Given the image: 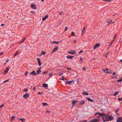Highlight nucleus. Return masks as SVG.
Instances as JSON below:
<instances>
[{
	"label": "nucleus",
	"instance_id": "nucleus-1",
	"mask_svg": "<svg viewBox=\"0 0 122 122\" xmlns=\"http://www.w3.org/2000/svg\"><path fill=\"white\" fill-rule=\"evenodd\" d=\"M106 119H105L104 117H102L103 121V122H106L107 121H109L112 120L113 118V117L111 116H106L105 117Z\"/></svg>",
	"mask_w": 122,
	"mask_h": 122
},
{
	"label": "nucleus",
	"instance_id": "nucleus-2",
	"mask_svg": "<svg viewBox=\"0 0 122 122\" xmlns=\"http://www.w3.org/2000/svg\"><path fill=\"white\" fill-rule=\"evenodd\" d=\"M104 72L105 73L110 74L111 73V70H108L107 68L106 69L104 70H103Z\"/></svg>",
	"mask_w": 122,
	"mask_h": 122
},
{
	"label": "nucleus",
	"instance_id": "nucleus-3",
	"mask_svg": "<svg viewBox=\"0 0 122 122\" xmlns=\"http://www.w3.org/2000/svg\"><path fill=\"white\" fill-rule=\"evenodd\" d=\"M65 81L66 82V84H68L69 85L73 84L74 83V81L73 80L72 81Z\"/></svg>",
	"mask_w": 122,
	"mask_h": 122
},
{
	"label": "nucleus",
	"instance_id": "nucleus-4",
	"mask_svg": "<svg viewBox=\"0 0 122 122\" xmlns=\"http://www.w3.org/2000/svg\"><path fill=\"white\" fill-rule=\"evenodd\" d=\"M30 6L31 8L33 9H37L36 7L37 5L35 4H32L30 5Z\"/></svg>",
	"mask_w": 122,
	"mask_h": 122
},
{
	"label": "nucleus",
	"instance_id": "nucleus-5",
	"mask_svg": "<svg viewBox=\"0 0 122 122\" xmlns=\"http://www.w3.org/2000/svg\"><path fill=\"white\" fill-rule=\"evenodd\" d=\"M10 69V67H8L6 68L5 70L4 71L3 74L4 75H5L7 73V72Z\"/></svg>",
	"mask_w": 122,
	"mask_h": 122
},
{
	"label": "nucleus",
	"instance_id": "nucleus-6",
	"mask_svg": "<svg viewBox=\"0 0 122 122\" xmlns=\"http://www.w3.org/2000/svg\"><path fill=\"white\" fill-rule=\"evenodd\" d=\"M68 52L69 53L72 55H74L76 53V52L74 50H71V51H68Z\"/></svg>",
	"mask_w": 122,
	"mask_h": 122
},
{
	"label": "nucleus",
	"instance_id": "nucleus-7",
	"mask_svg": "<svg viewBox=\"0 0 122 122\" xmlns=\"http://www.w3.org/2000/svg\"><path fill=\"white\" fill-rule=\"evenodd\" d=\"M99 121V120L97 119H94L92 120L91 121L88 122H97Z\"/></svg>",
	"mask_w": 122,
	"mask_h": 122
},
{
	"label": "nucleus",
	"instance_id": "nucleus-8",
	"mask_svg": "<svg viewBox=\"0 0 122 122\" xmlns=\"http://www.w3.org/2000/svg\"><path fill=\"white\" fill-rule=\"evenodd\" d=\"M29 96V94L28 93H27L24 94L23 96V97L25 99L27 98Z\"/></svg>",
	"mask_w": 122,
	"mask_h": 122
},
{
	"label": "nucleus",
	"instance_id": "nucleus-9",
	"mask_svg": "<svg viewBox=\"0 0 122 122\" xmlns=\"http://www.w3.org/2000/svg\"><path fill=\"white\" fill-rule=\"evenodd\" d=\"M117 122H122V117H120L117 120Z\"/></svg>",
	"mask_w": 122,
	"mask_h": 122
},
{
	"label": "nucleus",
	"instance_id": "nucleus-10",
	"mask_svg": "<svg viewBox=\"0 0 122 122\" xmlns=\"http://www.w3.org/2000/svg\"><path fill=\"white\" fill-rule=\"evenodd\" d=\"M100 46L99 44L98 43H97L94 46L93 48L94 49H95L97 47H98Z\"/></svg>",
	"mask_w": 122,
	"mask_h": 122
},
{
	"label": "nucleus",
	"instance_id": "nucleus-11",
	"mask_svg": "<svg viewBox=\"0 0 122 122\" xmlns=\"http://www.w3.org/2000/svg\"><path fill=\"white\" fill-rule=\"evenodd\" d=\"M41 67H40L39 69L37 70V74H40L41 72Z\"/></svg>",
	"mask_w": 122,
	"mask_h": 122
},
{
	"label": "nucleus",
	"instance_id": "nucleus-12",
	"mask_svg": "<svg viewBox=\"0 0 122 122\" xmlns=\"http://www.w3.org/2000/svg\"><path fill=\"white\" fill-rule=\"evenodd\" d=\"M85 28H86V27L85 26H84L83 27L82 30L81 31V34L82 35L83 32H84L85 31Z\"/></svg>",
	"mask_w": 122,
	"mask_h": 122
},
{
	"label": "nucleus",
	"instance_id": "nucleus-13",
	"mask_svg": "<svg viewBox=\"0 0 122 122\" xmlns=\"http://www.w3.org/2000/svg\"><path fill=\"white\" fill-rule=\"evenodd\" d=\"M48 16H44L42 18V20L43 21H45L46 18H48Z\"/></svg>",
	"mask_w": 122,
	"mask_h": 122
},
{
	"label": "nucleus",
	"instance_id": "nucleus-14",
	"mask_svg": "<svg viewBox=\"0 0 122 122\" xmlns=\"http://www.w3.org/2000/svg\"><path fill=\"white\" fill-rule=\"evenodd\" d=\"M59 48V47L57 46L56 47H54L53 50L52 52H53L54 51H56Z\"/></svg>",
	"mask_w": 122,
	"mask_h": 122
},
{
	"label": "nucleus",
	"instance_id": "nucleus-15",
	"mask_svg": "<svg viewBox=\"0 0 122 122\" xmlns=\"http://www.w3.org/2000/svg\"><path fill=\"white\" fill-rule=\"evenodd\" d=\"M73 57V56H66V57L67 58L70 59H72Z\"/></svg>",
	"mask_w": 122,
	"mask_h": 122
},
{
	"label": "nucleus",
	"instance_id": "nucleus-16",
	"mask_svg": "<svg viewBox=\"0 0 122 122\" xmlns=\"http://www.w3.org/2000/svg\"><path fill=\"white\" fill-rule=\"evenodd\" d=\"M85 101L84 100H82L79 103V105H82L85 103Z\"/></svg>",
	"mask_w": 122,
	"mask_h": 122
},
{
	"label": "nucleus",
	"instance_id": "nucleus-17",
	"mask_svg": "<svg viewBox=\"0 0 122 122\" xmlns=\"http://www.w3.org/2000/svg\"><path fill=\"white\" fill-rule=\"evenodd\" d=\"M37 59L38 60V65L39 66H40L41 65V63L40 59L39 58H37Z\"/></svg>",
	"mask_w": 122,
	"mask_h": 122
},
{
	"label": "nucleus",
	"instance_id": "nucleus-18",
	"mask_svg": "<svg viewBox=\"0 0 122 122\" xmlns=\"http://www.w3.org/2000/svg\"><path fill=\"white\" fill-rule=\"evenodd\" d=\"M43 87H47L48 86V85L46 84H42Z\"/></svg>",
	"mask_w": 122,
	"mask_h": 122
},
{
	"label": "nucleus",
	"instance_id": "nucleus-19",
	"mask_svg": "<svg viewBox=\"0 0 122 122\" xmlns=\"http://www.w3.org/2000/svg\"><path fill=\"white\" fill-rule=\"evenodd\" d=\"M83 95H88V93L85 91L83 92Z\"/></svg>",
	"mask_w": 122,
	"mask_h": 122
},
{
	"label": "nucleus",
	"instance_id": "nucleus-20",
	"mask_svg": "<svg viewBox=\"0 0 122 122\" xmlns=\"http://www.w3.org/2000/svg\"><path fill=\"white\" fill-rule=\"evenodd\" d=\"M86 99L89 101H90L91 102H92L93 101V100L92 99H91L90 98H87Z\"/></svg>",
	"mask_w": 122,
	"mask_h": 122
},
{
	"label": "nucleus",
	"instance_id": "nucleus-21",
	"mask_svg": "<svg viewBox=\"0 0 122 122\" xmlns=\"http://www.w3.org/2000/svg\"><path fill=\"white\" fill-rule=\"evenodd\" d=\"M116 35H117V34H116L115 35L114 37V38L113 39V40L112 41L111 44L115 40V38L116 37Z\"/></svg>",
	"mask_w": 122,
	"mask_h": 122
},
{
	"label": "nucleus",
	"instance_id": "nucleus-22",
	"mask_svg": "<svg viewBox=\"0 0 122 122\" xmlns=\"http://www.w3.org/2000/svg\"><path fill=\"white\" fill-rule=\"evenodd\" d=\"M77 102V101H75V100H74L73 101L72 103L73 104V105L74 106V105L75 104V103H76Z\"/></svg>",
	"mask_w": 122,
	"mask_h": 122
},
{
	"label": "nucleus",
	"instance_id": "nucleus-23",
	"mask_svg": "<svg viewBox=\"0 0 122 122\" xmlns=\"http://www.w3.org/2000/svg\"><path fill=\"white\" fill-rule=\"evenodd\" d=\"M119 92V91H117V92H116L114 94V96H116L118 94Z\"/></svg>",
	"mask_w": 122,
	"mask_h": 122
},
{
	"label": "nucleus",
	"instance_id": "nucleus-24",
	"mask_svg": "<svg viewBox=\"0 0 122 122\" xmlns=\"http://www.w3.org/2000/svg\"><path fill=\"white\" fill-rule=\"evenodd\" d=\"M15 118V117L14 116H12L11 117V121H13L14 119Z\"/></svg>",
	"mask_w": 122,
	"mask_h": 122
},
{
	"label": "nucleus",
	"instance_id": "nucleus-25",
	"mask_svg": "<svg viewBox=\"0 0 122 122\" xmlns=\"http://www.w3.org/2000/svg\"><path fill=\"white\" fill-rule=\"evenodd\" d=\"M112 21V20H110V21L108 20L107 21H106V22L108 23V24L107 25H108L110 24L111 23Z\"/></svg>",
	"mask_w": 122,
	"mask_h": 122
},
{
	"label": "nucleus",
	"instance_id": "nucleus-26",
	"mask_svg": "<svg viewBox=\"0 0 122 122\" xmlns=\"http://www.w3.org/2000/svg\"><path fill=\"white\" fill-rule=\"evenodd\" d=\"M99 115L100 116V115H101V113L99 112H96L95 114V115Z\"/></svg>",
	"mask_w": 122,
	"mask_h": 122
},
{
	"label": "nucleus",
	"instance_id": "nucleus-27",
	"mask_svg": "<svg viewBox=\"0 0 122 122\" xmlns=\"http://www.w3.org/2000/svg\"><path fill=\"white\" fill-rule=\"evenodd\" d=\"M25 38H24L22 39V40L20 41V43H21L23 42L25 40Z\"/></svg>",
	"mask_w": 122,
	"mask_h": 122
},
{
	"label": "nucleus",
	"instance_id": "nucleus-28",
	"mask_svg": "<svg viewBox=\"0 0 122 122\" xmlns=\"http://www.w3.org/2000/svg\"><path fill=\"white\" fill-rule=\"evenodd\" d=\"M47 73V71H44L42 73V74H46Z\"/></svg>",
	"mask_w": 122,
	"mask_h": 122
},
{
	"label": "nucleus",
	"instance_id": "nucleus-29",
	"mask_svg": "<svg viewBox=\"0 0 122 122\" xmlns=\"http://www.w3.org/2000/svg\"><path fill=\"white\" fill-rule=\"evenodd\" d=\"M42 105L43 106H45L46 105H47V104L46 103H42Z\"/></svg>",
	"mask_w": 122,
	"mask_h": 122
},
{
	"label": "nucleus",
	"instance_id": "nucleus-30",
	"mask_svg": "<svg viewBox=\"0 0 122 122\" xmlns=\"http://www.w3.org/2000/svg\"><path fill=\"white\" fill-rule=\"evenodd\" d=\"M105 115V114L103 113H101V115H100V116H102V117H103V116H104Z\"/></svg>",
	"mask_w": 122,
	"mask_h": 122
},
{
	"label": "nucleus",
	"instance_id": "nucleus-31",
	"mask_svg": "<svg viewBox=\"0 0 122 122\" xmlns=\"http://www.w3.org/2000/svg\"><path fill=\"white\" fill-rule=\"evenodd\" d=\"M23 90L25 92H27L28 91V90L27 89H25Z\"/></svg>",
	"mask_w": 122,
	"mask_h": 122
},
{
	"label": "nucleus",
	"instance_id": "nucleus-32",
	"mask_svg": "<svg viewBox=\"0 0 122 122\" xmlns=\"http://www.w3.org/2000/svg\"><path fill=\"white\" fill-rule=\"evenodd\" d=\"M60 41H53V43H56L57 44Z\"/></svg>",
	"mask_w": 122,
	"mask_h": 122
},
{
	"label": "nucleus",
	"instance_id": "nucleus-33",
	"mask_svg": "<svg viewBox=\"0 0 122 122\" xmlns=\"http://www.w3.org/2000/svg\"><path fill=\"white\" fill-rule=\"evenodd\" d=\"M35 72V71H33L32 72H31L30 73V74H34V73Z\"/></svg>",
	"mask_w": 122,
	"mask_h": 122
},
{
	"label": "nucleus",
	"instance_id": "nucleus-34",
	"mask_svg": "<svg viewBox=\"0 0 122 122\" xmlns=\"http://www.w3.org/2000/svg\"><path fill=\"white\" fill-rule=\"evenodd\" d=\"M19 120H20L22 122H23V121L24 120V119L23 118H20L19 119Z\"/></svg>",
	"mask_w": 122,
	"mask_h": 122
},
{
	"label": "nucleus",
	"instance_id": "nucleus-35",
	"mask_svg": "<svg viewBox=\"0 0 122 122\" xmlns=\"http://www.w3.org/2000/svg\"><path fill=\"white\" fill-rule=\"evenodd\" d=\"M71 34L72 36H75V35L74 34V33L73 31L71 32Z\"/></svg>",
	"mask_w": 122,
	"mask_h": 122
},
{
	"label": "nucleus",
	"instance_id": "nucleus-36",
	"mask_svg": "<svg viewBox=\"0 0 122 122\" xmlns=\"http://www.w3.org/2000/svg\"><path fill=\"white\" fill-rule=\"evenodd\" d=\"M18 52H17V51H16L15 53V54L14 56V57L17 54Z\"/></svg>",
	"mask_w": 122,
	"mask_h": 122
},
{
	"label": "nucleus",
	"instance_id": "nucleus-37",
	"mask_svg": "<svg viewBox=\"0 0 122 122\" xmlns=\"http://www.w3.org/2000/svg\"><path fill=\"white\" fill-rule=\"evenodd\" d=\"M119 109H117L115 110V112L116 113H117L118 112V111L119 110Z\"/></svg>",
	"mask_w": 122,
	"mask_h": 122
},
{
	"label": "nucleus",
	"instance_id": "nucleus-38",
	"mask_svg": "<svg viewBox=\"0 0 122 122\" xmlns=\"http://www.w3.org/2000/svg\"><path fill=\"white\" fill-rule=\"evenodd\" d=\"M104 1H106L108 2H110L111 1V0H104Z\"/></svg>",
	"mask_w": 122,
	"mask_h": 122
},
{
	"label": "nucleus",
	"instance_id": "nucleus-39",
	"mask_svg": "<svg viewBox=\"0 0 122 122\" xmlns=\"http://www.w3.org/2000/svg\"><path fill=\"white\" fill-rule=\"evenodd\" d=\"M4 106V105L3 104H2L0 106V108H2Z\"/></svg>",
	"mask_w": 122,
	"mask_h": 122
},
{
	"label": "nucleus",
	"instance_id": "nucleus-40",
	"mask_svg": "<svg viewBox=\"0 0 122 122\" xmlns=\"http://www.w3.org/2000/svg\"><path fill=\"white\" fill-rule=\"evenodd\" d=\"M43 93H42L41 92H38V94H42Z\"/></svg>",
	"mask_w": 122,
	"mask_h": 122
},
{
	"label": "nucleus",
	"instance_id": "nucleus-41",
	"mask_svg": "<svg viewBox=\"0 0 122 122\" xmlns=\"http://www.w3.org/2000/svg\"><path fill=\"white\" fill-rule=\"evenodd\" d=\"M28 71H26L25 72V76H26L28 74Z\"/></svg>",
	"mask_w": 122,
	"mask_h": 122
},
{
	"label": "nucleus",
	"instance_id": "nucleus-42",
	"mask_svg": "<svg viewBox=\"0 0 122 122\" xmlns=\"http://www.w3.org/2000/svg\"><path fill=\"white\" fill-rule=\"evenodd\" d=\"M83 52V51H80L78 53L79 54H80L81 53Z\"/></svg>",
	"mask_w": 122,
	"mask_h": 122
},
{
	"label": "nucleus",
	"instance_id": "nucleus-43",
	"mask_svg": "<svg viewBox=\"0 0 122 122\" xmlns=\"http://www.w3.org/2000/svg\"><path fill=\"white\" fill-rule=\"evenodd\" d=\"M49 76H50V77H51L52 76V73H50L49 74Z\"/></svg>",
	"mask_w": 122,
	"mask_h": 122
},
{
	"label": "nucleus",
	"instance_id": "nucleus-44",
	"mask_svg": "<svg viewBox=\"0 0 122 122\" xmlns=\"http://www.w3.org/2000/svg\"><path fill=\"white\" fill-rule=\"evenodd\" d=\"M87 121L86 120H83L82 121H81L80 122H86Z\"/></svg>",
	"mask_w": 122,
	"mask_h": 122
},
{
	"label": "nucleus",
	"instance_id": "nucleus-45",
	"mask_svg": "<svg viewBox=\"0 0 122 122\" xmlns=\"http://www.w3.org/2000/svg\"><path fill=\"white\" fill-rule=\"evenodd\" d=\"M46 54V53L45 52H42V53L41 55H45V54Z\"/></svg>",
	"mask_w": 122,
	"mask_h": 122
},
{
	"label": "nucleus",
	"instance_id": "nucleus-46",
	"mask_svg": "<svg viewBox=\"0 0 122 122\" xmlns=\"http://www.w3.org/2000/svg\"><path fill=\"white\" fill-rule=\"evenodd\" d=\"M121 81V80L120 79L119 80H118L117 81L118 82H120Z\"/></svg>",
	"mask_w": 122,
	"mask_h": 122
},
{
	"label": "nucleus",
	"instance_id": "nucleus-47",
	"mask_svg": "<svg viewBox=\"0 0 122 122\" xmlns=\"http://www.w3.org/2000/svg\"><path fill=\"white\" fill-rule=\"evenodd\" d=\"M67 29H68V28L67 27H66L65 28V31H66V30H67Z\"/></svg>",
	"mask_w": 122,
	"mask_h": 122
},
{
	"label": "nucleus",
	"instance_id": "nucleus-48",
	"mask_svg": "<svg viewBox=\"0 0 122 122\" xmlns=\"http://www.w3.org/2000/svg\"><path fill=\"white\" fill-rule=\"evenodd\" d=\"M3 52H1L0 53V55H2L3 54Z\"/></svg>",
	"mask_w": 122,
	"mask_h": 122
},
{
	"label": "nucleus",
	"instance_id": "nucleus-49",
	"mask_svg": "<svg viewBox=\"0 0 122 122\" xmlns=\"http://www.w3.org/2000/svg\"><path fill=\"white\" fill-rule=\"evenodd\" d=\"M61 79L62 80H65H65H67V79H66V78H62Z\"/></svg>",
	"mask_w": 122,
	"mask_h": 122
},
{
	"label": "nucleus",
	"instance_id": "nucleus-50",
	"mask_svg": "<svg viewBox=\"0 0 122 122\" xmlns=\"http://www.w3.org/2000/svg\"><path fill=\"white\" fill-rule=\"evenodd\" d=\"M82 60V58L81 56L80 57V61Z\"/></svg>",
	"mask_w": 122,
	"mask_h": 122
},
{
	"label": "nucleus",
	"instance_id": "nucleus-51",
	"mask_svg": "<svg viewBox=\"0 0 122 122\" xmlns=\"http://www.w3.org/2000/svg\"><path fill=\"white\" fill-rule=\"evenodd\" d=\"M9 80V79H8V80H5V81H4L3 82V83H5V82H6L7 81H8V80Z\"/></svg>",
	"mask_w": 122,
	"mask_h": 122
},
{
	"label": "nucleus",
	"instance_id": "nucleus-52",
	"mask_svg": "<svg viewBox=\"0 0 122 122\" xmlns=\"http://www.w3.org/2000/svg\"><path fill=\"white\" fill-rule=\"evenodd\" d=\"M118 100L119 101H120L121 100V99L119 98H118Z\"/></svg>",
	"mask_w": 122,
	"mask_h": 122
},
{
	"label": "nucleus",
	"instance_id": "nucleus-53",
	"mask_svg": "<svg viewBox=\"0 0 122 122\" xmlns=\"http://www.w3.org/2000/svg\"><path fill=\"white\" fill-rule=\"evenodd\" d=\"M111 73L112 74L113 76L115 74H116V73L115 72H114L112 73Z\"/></svg>",
	"mask_w": 122,
	"mask_h": 122
},
{
	"label": "nucleus",
	"instance_id": "nucleus-54",
	"mask_svg": "<svg viewBox=\"0 0 122 122\" xmlns=\"http://www.w3.org/2000/svg\"><path fill=\"white\" fill-rule=\"evenodd\" d=\"M82 69H83V71H84L85 70H86V68H84V67H82Z\"/></svg>",
	"mask_w": 122,
	"mask_h": 122
},
{
	"label": "nucleus",
	"instance_id": "nucleus-55",
	"mask_svg": "<svg viewBox=\"0 0 122 122\" xmlns=\"http://www.w3.org/2000/svg\"><path fill=\"white\" fill-rule=\"evenodd\" d=\"M97 117L99 118H100L101 117V116H100V115L99 116H97Z\"/></svg>",
	"mask_w": 122,
	"mask_h": 122
},
{
	"label": "nucleus",
	"instance_id": "nucleus-56",
	"mask_svg": "<svg viewBox=\"0 0 122 122\" xmlns=\"http://www.w3.org/2000/svg\"><path fill=\"white\" fill-rule=\"evenodd\" d=\"M63 75V74L62 73H61L60 74V76H62Z\"/></svg>",
	"mask_w": 122,
	"mask_h": 122
},
{
	"label": "nucleus",
	"instance_id": "nucleus-57",
	"mask_svg": "<svg viewBox=\"0 0 122 122\" xmlns=\"http://www.w3.org/2000/svg\"><path fill=\"white\" fill-rule=\"evenodd\" d=\"M5 24H2L1 25V26H4V25Z\"/></svg>",
	"mask_w": 122,
	"mask_h": 122
},
{
	"label": "nucleus",
	"instance_id": "nucleus-58",
	"mask_svg": "<svg viewBox=\"0 0 122 122\" xmlns=\"http://www.w3.org/2000/svg\"><path fill=\"white\" fill-rule=\"evenodd\" d=\"M36 74H36L35 72L34 73V75L36 76Z\"/></svg>",
	"mask_w": 122,
	"mask_h": 122
},
{
	"label": "nucleus",
	"instance_id": "nucleus-59",
	"mask_svg": "<svg viewBox=\"0 0 122 122\" xmlns=\"http://www.w3.org/2000/svg\"><path fill=\"white\" fill-rule=\"evenodd\" d=\"M30 12H31V13H35V12H34V11H31Z\"/></svg>",
	"mask_w": 122,
	"mask_h": 122
},
{
	"label": "nucleus",
	"instance_id": "nucleus-60",
	"mask_svg": "<svg viewBox=\"0 0 122 122\" xmlns=\"http://www.w3.org/2000/svg\"><path fill=\"white\" fill-rule=\"evenodd\" d=\"M116 113V114L118 116H119V115L117 113H117Z\"/></svg>",
	"mask_w": 122,
	"mask_h": 122
},
{
	"label": "nucleus",
	"instance_id": "nucleus-61",
	"mask_svg": "<svg viewBox=\"0 0 122 122\" xmlns=\"http://www.w3.org/2000/svg\"><path fill=\"white\" fill-rule=\"evenodd\" d=\"M107 54H106L105 55V56L106 57H107Z\"/></svg>",
	"mask_w": 122,
	"mask_h": 122
},
{
	"label": "nucleus",
	"instance_id": "nucleus-62",
	"mask_svg": "<svg viewBox=\"0 0 122 122\" xmlns=\"http://www.w3.org/2000/svg\"><path fill=\"white\" fill-rule=\"evenodd\" d=\"M68 70H71V68H68L67 69Z\"/></svg>",
	"mask_w": 122,
	"mask_h": 122
},
{
	"label": "nucleus",
	"instance_id": "nucleus-63",
	"mask_svg": "<svg viewBox=\"0 0 122 122\" xmlns=\"http://www.w3.org/2000/svg\"><path fill=\"white\" fill-rule=\"evenodd\" d=\"M73 41L75 43L76 42V41L75 40H74Z\"/></svg>",
	"mask_w": 122,
	"mask_h": 122
},
{
	"label": "nucleus",
	"instance_id": "nucleus-64",
	"mask_svg": "<svg viewBox=\"0 0 122 122\" xmlns=\"http://www.w3.org/2000/svg\"><path fill=\"white\" fill-rule=\"evenodd\" d=\"M120 62H122V59H121L120 60Z\"/></svg>",
	"mask_w": 122,
	"mask_h": 122
}]
</instances>
